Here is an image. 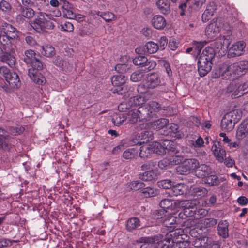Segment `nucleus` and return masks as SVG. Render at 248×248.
<instances>
[{"instance_id": "obj_51", "label": "nucleus", "mask_w": 248, "mask_h": 248, "mask_svg": "<svg viewBox=\"0 0 248 248\" xmlns=\"http://www.w3.org/2000/svg\"><path fill=\"white\" fill-rule=\"evenodd\" d=\"M174 183L169 179L164 180L158 182V186L164 189H168L169 191H171V189L173 187Z\"/></svg>"}, {"instance_id": "obj_18", "label": "nucleus", "mask_w": 248, "mask_h": 248, "mask_svg": "<svg viewBox=\"0 0 248 248\" xmlns=\"http://www.w3.org/2000/svg\"><path fill=\"white\" fill-rule=\"evenodd\" d=\"M15 39H7L6 37H0V47L5 52L14 53L17 49Z\"/></svg>"}, {"instance_id": "obj_26", "label": "nucleus", "mask_w": 248, "mask_h": 248, "mask_svg": "<svg viewBox=\"0 0 248 248\" xmlns=\"http://www.w3.org/2000/svg\"><path fill=\"white\" fill-rule=\"evenodd\" d=\"M207 193L208 191L206 188L197 186H191L188 190V193H186V194L201 198L205 196Z\"/></svg>"}, {"instance_id": "obj_43", "label": "nucleus", "mask_w": 248, "mask_h": 248, "mask_svg": "<svg viewBox=\"0 0 248 248\" xmlns=\"http://www.w3.org/2000/svg\"><path fill=\"white\" fill-rule=\"evenodd\" d=\"M41 48V54L47 57H52L55 54V49L51 45H47L45 46H42Z\"/></svg>"}, {"instance_id": "obj_9", "label": "nucleus", "mask_w": 248, "mask_h": 248, "mask_svg": "<svg viewBox=\"0 0 248 248\" xmlns=\"http://www.w3.org/2000/svg\"><path fill=\"white\" fill-rule=\"evenodd\" d=\"M238 111L236 110L226 113L221 122V127L222 130L230 131L234 127L235 124L238 122L240 117H237Z\"/></svg>"}, {"instance_id": "obj_54", "label": "nucleus", "mask_w": 248, "mask_h": 248, "mask_svg": "<svg viewBox=\"0 0 248 248\" xmlns=\"http://www.w3.org/2000/svg\"><path fill=\"white\" fill-rule=\"evenodd\" d=\"M206 44V41L194 42L193 44V47L195 54H199L201 49L202 48V47L205 46Z\"/></svg>"}, {"instance_id": "obj_3", "label": "nucleus", "mask_w": 248, "mask_h": 248, "mask_svg": "<svg viewBox=\"0 0 248 248\" xmlns=\"http://www.w3.org/2000/svg\"><path fill=\"white\" fill-rule=\"evenodd\" d=\"M221 29L227 31V33L231 32V27L227 23H225L221 18H218L213 20V22L209 24L206 28L205 34L208 38L213 39L221 31Z\"/></svg>"}, {"instance_id": "obj_7", "label": "nucleus", "mask_w": 248, "mask_h": 248, "mask_svg": "<svg viewBox=\"0 0 248 248\" xmlns=\"http://www.w3.org/2000/svg\"><path fill=\"white\" fill-rule=\"evenodd\" d=\"M198 203L197 200L180 201L177 204L178 208H182L183 212L179 213V217L185 218L186 217H193L196 214V211L194 209Z\"/></svg>"}, {"instance_id": "obj_13", "label": "nucleus", "mask_w": 248, "mask_h": 248, "mask_svg": "<svg viewBox=\"0 0 248 248\" xmlns=\"http://www.w3.org/2000/svg\"><path fill=\"white\" fill-rule=\"evenodd\" d=\"M144 109L142 107L133 108L130 110L127 114H126V120L131 124H135L138 120H147L146 116L143 113Z\"/></svg>"}, {"instance_id": "obj_10", "label": "nucleus", "mask_w": 248, "mask_h": 248, "mask_svg": "<svg viewBox=\"0 0 248 248\" xmlns=\"http://www.w3.org/2000/svg\"><path fill=\"white\" fill-rule=\"evenodd\" d=\"M164 211H157L154 215V217L158 220V222H161L168 228L175 229L174 226L177 222V217L170 215H165Z\"/></svg>"}, {"instance_id": "obj_49", "label": "nucleus", "mask_w": 248, "mask_h": 248, "mask_svg": "<svg viewBox=\"0 0 248 248\" xmlns=\"http://www.w3.org/2000/svg\"><path fill=\"white\" fill-rule=\"evenodd\" d=\"M208 240V238L206 237L196 238L193 242V245L196 248H202L203 245H206Z\"/></svg>"}, {"instance_id": "obj_58", "label": "nucleus", "mask_w": 248, "mask_h": 248, "mask_svg": "<svg viewBox=\"0 0 248 248\" xmlns=\"http://www.w3.org/2000/svg\"><path fill=\"white\" fill-rule=\"evenodd\" d=\"M97 15L101 16L103 19L107 22L112 20L115 17V15L110 12L101 13L100 12H98Z\"/></svg>"}, {"instance_id": "obj_59", "label": "nucleus", "mask_w": 248, "mask_h": 248, "mask_svg": "<svg viewBox=\"0 0 248 248\" xmlns=\"http://www.w3.org/2000/svg\"><path fill=\"white\" fill-rule=\"evenodd\" d=\"M144 73L137 71L132 74L131 80L133 82H138L140 81L144 77Z\"/></svg>"}, {"instance_id": "obj_33", "label": "nucleus", "mask_w": 248, "mask_h": 248, "mask_svg": "<svg viewBox=\"0 0 248 248\" xmlns=\"http://www.w3.org/2000/svg\"><path fill=\"white\" fill-rule=\"evenodd\" d=\"M2 62L7 63L11 67H14L16 63L15 57L10 53L4 52L0 57Z\"/></svg>"}, {"instance_id": "obj_64", "label": "nucleus", "mask_w": 248, "mask_h": 248, "mask_svg": "<svg viewBox=\"0 0 248 248\" xmlns=\"http://www.w3.org/2000/svg\"><path fill=\"white\" fill-rule=\"evenodd\" d=\"M158 166L161 169H165L169 166H171V163L169 158H165L158 162Z\"/></svg>"}, {"instance_id": "obj_1", "label": "nucleus", "mask_w": 248, "mask_h": 248, "mask_svg": "<svg viewBox=\"0 0 248 248\" xmlns=\"http://www.w3.org/2000/svg\"><path fill=\"white\" fill-rule=\"evenodd\" d=\"M248 69V61H241L231 64L224 63L220 64L215 70L213 77L231 79L235 78V75H243V73H245Z\"/></svg>"}, {"instance_id": "obj_28", "label": "nucleus", "mask_w": 248, "mask_h": 248, "mask_svg": "<svg viewBox=\"0 0 248 248\" xmlns=\"http://www.w3.org/2000/svg\"><path fill=\"white\" fill-rule=\"evenodd\" d=\"M229 223L226 220L220 221L218 224L217 232L218 235L223 238L229 236Z\"/></svg>"}, {"instance_id": "obj_11", "label": "nucleus", "mask_w": 248, "mask_h": 248, "mask_svg": "<svg viewBox=\"0 0 248 248\" xmlns=\"http://www.w3.org/2000/svg\"><path fill=\"white\" fill-rule=\"evenodd\" d=\"M198 165L199 162L196 159H187L185 160L181 165L176 167V171L180 174H186L191 171L196 170Z\"/></svg>"}, {"instance_id": "obj_4", "label": "nucleus", "mask_w": 248, "mask_h": 248, "mask_svg": "<svg viewBox=\"0 0 248 248\" xmlns=\"http://www.w3.org/2000/svg\"><path fill=\"white\" fill-rule=\"evenodd\" d=\"M161 83L159 76L156 73L148 74L146 76L145 81L140 83L137 88V91L139 93H149L151 94L152 92L150 89H153Z\"/></svg>"}, {"instance_id": "obj_37", "label": "nucleus", "mask_w": 248, "mask_h": 248, "mask_svg": "<svg viewBox=\"0 0 248 248\" xmlns=\"http://www.w3.org/2000/svg\"><path fill=\"white\" fill-rule=\"evenodd\" d=\"M127 80V78L123 75H114L111 78L112 84L118 88L125 83Z\"/></svg>"}, {"instance_id": "obj_32", "label": "nucleus", "mask_w": 248, "mask_h": 248, "mask_svg": "<svg viewBox=\"0 0 248 248\" xmlns=\"http://www.w3.org/2000/svg\"><path fill=\"white\" fill-rule=\"evenodd\" d=\"M157 240L158 239L155 238H141L140 242L142 244L140 246V248H156Z\"/></svg>"}, {"instance_id": "obj_41", "label": "nucleus", "mask_w": 248, "mask_h": 248, "mask_svg": "<svg viewBox=\"0 0 248 248\" xmlns=\"http://www.w3.org/2000/svg\"><path fill=\"white\" fill-rule=\"evenodd\" d=\"M126 120V113H119L113 115L112 121L115 125L119 126Z\"/></svg>"}, {"instance_id": "obj_40", "label": "nucleus", "mask_w": 248, "mask_h": 248, "mask_svg": "<svg viewBox=\"0 0 248 248\" xmlns=\"http://www.w3.org/2000/svg\"><path fill=\"white\" fill-rule=\"evenodd\" d=\"M210 170V169L209 166L205 164H201L198 165L195 172L198 177H205L208 174Z\"/></svg>"}, {"instance_id": "obj_46", "label": "nucleus", "mask_w": 248, "mask_h": 248, "mask_svg": "<svg viewBox=\"0 0 248 248\" xmlns=\"http://www.w3.org/2000/svg\"><path fill=\"white\" fill-rule=\"evenodd\" d=\"M166 128H167L168 130V132L166 134H170L171 135L175 134L174 136L175 137L177 138L181 137V134L179 132L178 133V126L177 124H167Z\"/></svg>"}, {"instance_id": "obj_60", "label": "nucleus", "mask_w": 248, "mask_h": 248, "mask_svg": "<svg viewBox=\"0 0 248 248\" xmlns=\"http://www.w3.org/2000/svg\"><path fill=\"white\" fill-rule=\"evenodd\" d=\"M130 68L129 63L127 64H118L115 66V70L119 73H124L127 72Z\"/></svg>"}, {"instance_id": "obj_12", "label": "nucleus", "mask_w": 248, "mask_h": 248, "mask_svg": "<svg viewBox=\"0 0 248 248\" xmlns=\"http://www.w3.org/2000/svg\"><path fill=\"white\" fill-rule=\"evenodd\" d=\"M6 37L7 39H16L18 38L16 29L11 25L4 21L0 22V37Z\"/></svg>"}, {"instance_id": "obj_23", "label": "nucleus", "mask_w": 248, "mask_h": 248, "mask_svg": "<svg viewBox=\"0 0 248 248\" xmlns=\"http://www.w3.org/2000/svg\"><path fill=\"white\" fill-rule=\"evenodd\" d=\"M151 24L155 29L162 30L166 26L167 21L162 16L156 15L152 17Z\"/></svg>"}, {"instance_id": "obj_22", "label": "nucleus", "mask_w": 248, "mask_h": 248, "mask_svg": "<svg viewBox=\"0 0 248 248\" xmlns=\"http://www.w3.org/2000/svg\"><path fill=\"white\" fill-rule=\"evenodd\" d=\"M180 201H176L164 199L161 201L160 202V206L163 209L164 212H167L166 210H175L178 208V202H180Z\"/></svg>"}, {"instance_id": "obj_19", "label": "nucleus", "mask_w": 248, "mask_h": 248, "mask_svg": "<svg viewBox=\"0 0 248 248\" xmlns=\"http://www.w3.org/2000/svg\"><path fill=\"white\" fill-rule=\"evenodd\" d=\"M34 15V12L31 8L21 7L18 11L16 19L17 22L22 23L25 21L26 19L31 18Z\"/></svg>"}, {"instance_id": "obj_6", "label": "nucleus", "mask_w": 248, "mask_h": 248, "mask_svg": "<svg viewBox=\"0 0 248 248\" xmlns=\"http://www.w3.org/2000/svg\"><path fill=\"white\" fill-rule=\"evenodd\" d=\"M30 63L32 67L28 70V75L30 78L36 84H43L45 83V77L38 72L43 67L42 63L36 58Z\"/></svg>"}, {"instance_id": "obj_15", "label": "nucleus", "mask_w": 248, "mask_h": 248, "mask_svg": "<svg viewBox=\"0 0 248 248\" xmlns=\"http://www.w3.org/2000/svg\"><path fill=\"white\" fill-rule=\"evenodd\" d=\"M246 43L243 41H238L232 45L228 50V56L233 58L242 55L245 51Z\"/></svg>"}, {"instance_id": "obj_47", "label": "nucleus", "mask_w": 248, "mask_h": 248, "mask_svg": "<svg viewBox=\"0 0 248 248\" xmlns=\"http://www.w3.org/2000/svg\"><path fill=\"white\" fill-rule=\"evenodd\" d=\"M138 150L133 148L125 150L123 155V156L125 159H133L137 155Z\"/></svg>"}, {"instance_id": "obj_50", "label": "nucleus", "mask_w": 248, "mask_h": 248, "mask_svg": "<svg viewBox=\"0 0 248 248\" xmlns=\"http://www.w3.org/2000/svg\"><path fill=\"white\" fill-rule=\"evenodd\" d=\"M25 55L26 57L24 58V61L26 63H31V61H33L35 60L36 57V53L32 50L30 49L26 50L25 52Z\"/></svg>"}, {"instance_id": "obj_16", "label": "nucleus", "mask_w": 248, "mask_h": 248, "mask_svg": "<svg viewBox=\"0 0 248 248\" xmlns=\"http://www.w3.org/2000/svg\"><path fill=\"white\" fill-rule=\"evenodd\" d=\"M140 107L144 109L143 112L145 113L147 119H149L150 117L154 116L155 113L161 109L160 105L155 101H150L144 105V106H141Z\"/></svg>"}, {"instance_id": "obj_14", "label": "nucleus", "mask_w": 248, "mask_h": 248, "mask_svg": "<svg viewBox=\"0 0 248 248\" xmlns=\"http://www.w3.org/2000/svg\"><path fill=\"white\" fill-rule=\"evenodd\" d=\"M49 24V21H47L42 15L38 16L30 23L32 28L38 32H44L46 28L51 27Z\"/></svg>"}, {"instance_id": "obj_45", "label": "nucleus", "mask_w": 248, "mask_h": 248, "mask_svg": "<svg viewBox=\"0 0 248 248\" xmlns=\"http://www.w3.org/2000/svg\"><path fill=\"white\" fill-rule=\"evenodd\" d=\"M144 48L146 53L152 54L157 52L158 49V46L157 44L150 41L145 45Z\"/></svg>"}, {"instance_id": "obj_24", "label": "nucleus", "mask_w": 248, "mask_h": 248, "mask_svg": "<svg viewBox=\"0 0 248 248\" xmlns=\"http://www.w3.org/2000/svg\"><path fill=\"white\" fill-rule=\"evenodd\" d=\"M216 10V5L213 2H209L206 10L202 15V20L204 22H206L209 21L214 15V13Z\"/></svg>"}, {"instance_id": "obj_20", "label": "nucleus", "mask_w": 248, "mask_h": 248, "mask_svg": "<svg viewBox=\"0 0 248 248\" xmlns=\"http://www.w3.org/2000/svg\"><path fill=\"white\" fill-rule=\"evenodd\" d=\"M55 64L59 67L62 70L67 73L71 71L73 68V64L69 60L63 59L60 57H57L54 61Z\"/></svg>"}, {"instance_id": "obj_38", "label": "nucleus", "mask_w": 248, "mask_h": 248, "mask_svg": "<svg viewBox=\"0 0 248 248\" xmlns=\"http://www.w3.org/2000/svg\"><path fill=\"white\" fill-rule=\"evenodd\" d=\"M141 225L140 221L137 217L130 218L126 222V228L129 231H131Z\"/></svg>"}, {"instance_id": "obj_35", "label": "nucleus", "mask_w": 248, "mask_h": 248, "mask_svg": "<svg viewBox=\"0 0 248 248\" xmlns=\"http://www.w3.org/2000/svg\"><path fill=\"white\" fill-rule=\"evenodd\" d=\"M237 91H238V93H241V85H240L239 83L237 81H234L232 82L227 88V91L228 93H232V96L233 98H237L242 96L241 95H237V96H234V94L235 93V92Z\"/></svg>"}, {"instance_id": "obj_48", "label": "nucleus", "mask_w": 248, "mask_h": 248, "mask_svg": "<svg viewBox=\"0 0 248 248\" xmlns=\"http://www.w3.org/2000/svg\"><path fill=\"white\" fill-rule=\"evenodd\" d=\"M158 238V236L155 237L158 239L156 241V248H170V240L169 237L166 236L163 240L159 241Z\"/></svg>"}, {"instance_id": "obj_34", "label": "nucleus", "mask_w": 248, "mask_h": 248, "mask_svg": "<svg viewBox=\"0 0 248 248\" xmlns=\"http://www.w3.org/2000/svg\"><path fill=\"white\" fill-rule=\"evenodd\" d=\"M156 4L162 14H168L170 12V5L168 0H158Z\"/></svg>"}, {"instance_id": "obj_42", "label": "nucleus", "mask_w": 248, "mask_h": 248, "mask_svg": "<svg viewBox=\"0 0 248 248\" xmlns=\"http://www.w3.org/2000/svg\"><path fill=\"white\" fill-rule=\"evenodd\" d=\"M183 231L180 229H176L173 231H170V233H168L166 235L167 237H169L170 240H181L183 238L182 237Z\"/></svg>"}, {"instance_id": "obj_27", "label": "nucleus", "mask_w": 248, "mask_h": 248, "mask_svg": "<svg viewBox=\"0 0 248 248\" xmlns=\"http://www.w3.org/2000/svg\"><path fill=\"white\" fill-rule=\"evenodd\" d=\"M230 34L231 33H229V34L227 33L226 36L225 35L220 36L218 39L214 42L213 45L214 47L213 48L215 50V52L221 49L224 44L226 43L227 46L229 45Z\"/></svg>"}, {"instance_id": "obj_25", "label": "nucleus", "mask_w": 248, "mask_h": 248, "mask_svg": "<svg viewBox=\"0 0 248 248\" xmlns=\"http://www.w3.org/2000/svg\"><path fill=\"white\" fill-rule=\"evenodd\" d=\"M187 188L188 186L186 185L179 183L176 185H173V187L171 189V191H169L168 193L169 194L174 196L181 195L184 193L186 194V193H188V191H187Z\"/></svg>"}, {"instance_id": "obj_62", "label": "nucleus", "mask_w": 248, "mask_h": 248, "mask_svg": "<svg viewBox=\"0 0 248 248\" xmlns=\"http://www.w3.org/2000/svg\"><path fill=\"white\" fill-rule=\"evenodd\" d=\"M171 166L176 165L182 163L183 161V157L180 155H172L169 157Z\"/></svg>"}, {"instance_id": "obj_57", "label": "nucleus", "mask_w": 248, "mask_h": 248, "mask_svg": "<svg viewBox=\"0 0 248 248\" xmlns=\"http://www.w3.org/2000/svg\"><path fill=\"white\" fill-rule=\"evenodd\" d=\"M186 243L181 240H171L170 248H183L184 246H185Z\"/></svg>"}, {"instance_id": "obj_21", "label": "nucleus", "mask_w": 248, "mask_h": 248, "mask_svg": "<svg viewBox=\"0 0 248 248\" xmlns=\"http://www.w3.org/2000/svg\"><path fill=\"white\" fill-rule=\"evenodd\" d=\"M211 150L216 159L220 162H222L226 157L225 150L220 147L219 143L214 142Z\"/></svg>"}, {"instance_id": "obj_2", "label": "nucleus", "mask_w": 248, "mask_h": 248, "mask_svg": "<svg viewBox=\"0 0 248 248\" xmlns=\"http://www.w3.org/2000/svg\"><path fill=\"white\" fill-rule=\"evenodd\" d=\"M215 50L212 47H206L202 51L198 62V71L201 76H204L212 68V60Z\"/></svg>"}, {"instance_id": "obj_30", "label": "nucleus", "mask_w": 248, "mask_h": 248, "mask_svg": "<svg viewBox=\"0 0 248 248\" xmlns=\"http://www.w3.org/2000/svg\"><path fill=\"white\" fill-rule=\"evenodd\" d=\"M159 173L156 170H151L146 171L139 175V178L145 181H152L157 178Z\"/></svg>"}, {"instance_id": "obj_63", "label": "nucleus", "mask_w": 248, "mask_h": 248, "mask_svg": "<svg viewBox=\"0 0 248 248\" xmlns=\"http://www.w3.org/2000/svg\"><path fill=\"white\" fill-rule=\"evenodd\" d=\"M11 9L10 4L5 0H2L0 3V10L4 13H9Z\"/></svg>"}, {"instance_id": "obj_8", "label": "nucleus", "mask_w": 248, "mask_h": 248, "mask_svg": "<svg viewBox=\"0 0 248 248\" xmlns=\"http://www.w3.org/2000/svg\"><path fill=\"white\" fill-rule=\"evenodd\" d=\"M0 74L4 77L12 88L18 89L20 87L21 81L16 72H11L7 67L3 66L0 67Z\"/></svg>"}, {"instance_id": "obj_17", "label": "nucleus", "mask_w": 248, "mask_h": 248, "mask_svg": "<svg viewBox=\"0 0 248 248\" xmlns=\"http://www.w3.org/2000/svg\"><path fill=\"white\" fill-rule=\"evenodd\" d=\"M169 121L167 119L162 118L158 119L154 122H146L140 124V128L141 129H160L166 127L167 124H168Z\"/></svg>"}, {"instance_id": "obj_36", "label": "nucleus", "mask_w": 248, "mask_h": 248, "mask_svg": "<svg viewBox=\"0 0 248 248\" xmlns=\"http://www.w3.org/2000/svg\"><path fill=\"white\" fill-rule=\"evenodd\" d=\"M144 96L140 95L131 97L128 103L129 105H131L132 107H134V108H137L141 106H143L142 105L144 104Z\"/></svg>"}, {"instance_id": "obj_56", "label": "nucleus", "mask_w": 248, "mask_h": 248, "mask_svg": "<svg viewBox=\"0 0 248 248\" xmlns=\"http://www.w3.org/2000/svg\"><path fill=\"white\" fill-rule=\"evenodd\" d=\"M122 87H118L116 89V92L119 94H125L126 96L127 95L126 93L131 92L133 91L132 87H128L127 85H122Z\"/></svg>"}, {"instance_id": "obj_52", "label": "nucleus", "mask_w": 248, "mask_h": 248, "mask_svg": "<svg viewBox=\"0 0 248 248\" xmlns=\"http://www.w3.org/2000/svg\"><path fill=\"white\" fill-rule=\"evenodd\" d=\"M144 186V183L139 181H134L129 184V187L131 190H138Z\"/></svg>"}, {"instance_id": "obj_53", "label": "nucleus", "mask_w": 248, "mask_h": 248, "mask_svg": "<svg viewBox=\"0 0 248 248\" xmlns=\"http://www.w3.org/2000/svg\"><path fill=\"white\" fill-rule=\"evenodd\" d=\"M205 182L210 186H217L219 184V180L216 175H211L206 178Z\"/></svg>"}, {"instance_id": "obj_55", "label": "nucleus", "mask_w": 248, "mask_h": 248, "mask_svg": "<svg viewBox=\"0 0 248 248\" xmlns=\"http://www.w3.org/2000/svg\"><path fill=\"white\" fill-rule=\"evenodd\" d=\"M147 58L144 56H139L133 60V63L136 65H140L144 67V64L147 62Z\"/></svg>"}, {"instance_id": "obj_44", "label": "nucleus", "mask_w": 248, "mask_h": 248, "mask_svg": "<svg viewBox=\"0 0 248 248\" xmlns=\"http://www.w3.org/2000/svg\"><path fill=\"white\" fill-rule=\"evenodd\" d=\"M158 190L151 187H147L141 190V195L144 198L155 196L158 194Z\"/></svg>"}, {"instance_id": "obj_29", "label": "nucleus", "mask_w": 248, "mask_h": 248, "mask_svg": "<svg viewBox=\"0 0 248 248\" xmlns=\"http://www.w3.org/2000/svg\"><path fill=\"white\" fill-rule=\"evenodd\" d=\"M248 134V119L244 120L239 125L236 132V138L241 140L245 137Z\"/></svg>"}, {"instance_id": "obj_61", "label": "nucleus", "mask_w": 248, "mask_h": 248, "mask_svg": "<svg viewBox=\"0 0 248 248\" xmlns=\"http://www.w3.org/2000/svg\"><path fill=\"white\" fill-rule=\"evenodd\" d=\"M74 29L73 25L69 22H65L64 24L61 25V30L62 31L72 32Z\"/></svg>"}, {"instance_id": "obj_5", "label": "nucleus", "mask_w": 248, "mask_h": 248, "mask_svg": "<svg viewBox=\"0 0 248 248\" xmlns=\"http://www.w3.org/2000/svg\"><path fill=\"white\" fill-rule=\"evenodd\" d=\"M151 145L154 153L163 155L166 153L176 154L178 152V149L176 143L171 140H164L161 142H152Z\"/></svg>"}, {"instance_id": "obj_39", "label": "nucleus", "mask_w": 248, "mask_h": 248, "mask_svg": "<svg viewBox=\"0 0 248 248\" xmlns=\"http://www.w3.org/2000/svg\"><path fill=\"white\" fill-rule=\"evenodd\" d=\"M145 130L142 131L140 133H139V135L137 137H138V139H140L142 141H144L145 143H149L150 140L152 139L153 133L149 129H145Z\"/></svg>"}, {"instance_id": "obj_31", "label": "nucleus", "mask_w": 248, "mask_h": 248, "mask_svg": "<svg viewBox=\"0 0 248 248\" xmlns=\"http://www.w3.org/2000/svg\"><path fill=\"white\" fill-rule=\"evenodd\" d=\"M153 153V150L151 143H143V145L140 147V156L141 158H147L150 156Z\"/></svg>"}]
</instances>
